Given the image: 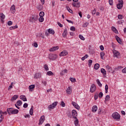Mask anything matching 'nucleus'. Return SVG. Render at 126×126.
<instances>
[{"label":"nucleus","instance_id":"obj_34","mask_svg":"<svg viewBox=\"0 0 126 126\" xmlns=\"http://www.w3.org/2000/svg\"><path fill=\"white\" fill-rule=\"evenodd\" d=\"M89 56H88V55L86 54L84 57H83L81 58L82 61H84L85 60H86V59H87L88 58H89Z\"/></svg>","mask_w":126,"mask_h":126},{"label":"nucleus","instance_id":"obj_10","mask_svg":"<svg viewBox=\"0 0 126 126\" xmlns=\"http://www.w3.org/2000/svg\"><path fill=\"white\" fill-rule=\"evenodd\" d=\"M67 55H68V52L66 50H63L60 53V57H65V56H67Z\"/></svg>","mask_w":126,"mask_h":126},{"label":"nucleus","instance_id":"obj_32","mask_svg":"<svg viewBox=\"0 0 126 126\" xmlns=\"http://www.w3.org/2000/svg\"><path fill=\"white\" fill-rule=\"evenodd\" d=\"M109 101H110V95H107L105 96V102H108Z\"/></svg>","mask_w":126,"mask_h":126},{"label":"nucleus","instance_id":"obj_51","mask_svg":"<svg viewBox=\"0 0 126 126\" xmlns=\"http://www.w3.org/2000/svg\"><path fill=\"white\" fill-rule=\"evenodd\" d=\"M118 18L120 20L121 19H123V18H124V16H123L122 15H119L118 16Z\"/></svg>","mask_w":126,"mask_h":126},{"label":"nucleus","instance_id":"obj_59","mask_svg":"<svg viewBox=\"0 0 126 126\" xmlns=\"http://www.w3.org/2000/svg\"><path fill=\"white\" fill-rule=\"evenodd\" d=\"M93 15L96 14V9H94V10L92 11Z\"/></svg>","mask_w":126,"mask_h":126},{"label":"nucleus","instance_id":"obj_57","mask_svg":"<svg viewBox=\"0 0 126 126\" xmlns=\"http://www.w3.org/2000/svg\"><path fill=\"white\" fill-rule=\"evenodd\" d=\"M109 3L110 5H113L114 4V2H113V0H109Z\"/></svg>","mask_w":126,"mask_h":126},{"label":"nucleus","instance_id":"obj_52","mask_svg":"<svg viewBox=\"0 0 126 126\" xmlns=\"http://www.w3.org/2000/svg\"><path fill=\"white\" fill-rule=\"evenodd\" d=\"M42 83L43 84L44 86H47V81H42Z\"/></svg>","mask_w":126,"mask_h":126},{"label":"nucleus","instance_id":"obj_3","mask_svg":"<svg viewBox=\"0 0 126 126\" xmlns=\"http://www.w3.org/2000/svg\"><path fill=\"white\" fill-rule=\"evenodd\" d=\"M112 117L114 120H120L121 119V115L117 112H114L112 115Z\"/></svg>","mask_w":126,"mask_h":126},{"label":"nucleus","instance_id":"obj_23","mask_svg":"<svg viewBox=\"0 0 126 126\" xmlns=\"http://www.w3.org/2000/svg\"><path fill=\"white\" fill-rule=\"evenodd\" d=\"M100 71L102 73L103 75H106V74H107V72L106 71V70H105V69L103 68L100 69Z\"/></svg>","mask_w":126,"mask_h":126},{"label":"nucleus","instance_id":"obj_40","mask_svg":"<svg viewBox=\"0 0 126 126\" xmlns=\"http://www.w3.org/2000/svg\"><path fill=\"white\" fill-rule=\"evenodd\" d=\"M16 104H17V106H21V105H22V102L21 100H18Z\"/></svg>","mask_w":126,"mask_h":126},{"label":"nucleus","instance_id":"obj_43","mask_svg":"<svg viewBox=\"0 0 126 126\" xmlns=\"http://www.w3.org/2000/svg\"><path fill=\"white\" fill-rule=\"evenodd\" d=\"M79 38H80V39H81V40H82L83 41H84L85 40V38H84L83 35L81 34H79Z\"/></svg>","mask_w":126,"mask_h":126},{"label":"nucleus","instance_id":"obj_61","mask_svg":"<svg viewBox=\"0 0 126 126\" xmlns=\"http://www.w3.org/2000/svg\"><path fill=\"white\" fill-rule=\"evenodd\" d=\"M66 21L68 22V23H71L72 24H73V22L71 20L67 19Z\"/></svg>","mask_w":126,"mask_h":126},{"label":"nucleus","instance_id":"obj_56","mask_svg":"<svg viewBox=\"0 0 126 126\" xmlns=\"http://www.w3.org/2000/svg\"><path fill=\"white\" fill-rule=\"evenodd\" d=\"M33 46L35 48H38V44L37 43V42H34L33 43Z\"/></svg>","mask_w":126,"mask_h":126},{"label":"nucleus","instance_id":"obj_8","mask_svg":"<svg viewBox=\"0 0 126 126\" xmlns=\"http://www.w3.org/2000/svg\"><path fill=\"white\" fill-rule=\"evenodd\" d=\"M113 57L114 58H119L120 57V52L116 50H113Z\"/></svg>","mask_w":126,"mask_h":126},{"label":"nucleus","instance_id":"obj_15","mask_svg":"<svg viewBox=\"0 0 126 126\" xmlns=\"http://www.w3.org/2000/svg\"><path fill=\"white\" fill-rule=\"evenodd\" d=\"M10 10L11 13L13 14H14L15 13V11H16V10L15 9V5L14 4H13L10 8Z\"/></svg>","mask_w":126,"mask_h":126},{"label":"nucleus","instance_id":"obj_50","mask_svg":"<svg viewBox=\"0 0 126 126\" xmlns=\"http://www.w3.org/2000/svg\"><path fill=\"white\" fill-rule=\"evenodd\" d=\"M60 105L61 106H62V107H65V103L63 101H62Z\"/></svg>","mask_w":126,"mask_h":126},{"label":"nucleus","instance_id":"obj_33","mask_svg":"<svg viewBox=\"0 0 126 126\" xmlns=\"http://www.w3.org/2000/svg\"><path fill=\"white\" fill-rule=\"evenodd\" d=\"M69 79H70V81L73 83H74V82H76V79L74 78L70 77Z\"/></svg>","mask_w":126,"mask_h":126},{"label":"nucleus","instance_id":"obj_53","mask_svg":"<svg viewBox=\"0 0 126 126\" xmlns=\"http://www.w3.org/2000/svg\"><path fill=\"white\" fill-rule=\"evenodd\" d=\"M70 30H71V31H75V27L72 26L70 28Z\"/></svg>","mask_w":126,"mask_h":126},{"label":"nucleus","instance_id":"obj_42","mask_svg":"<svg viewBox=\"0 0 126 126\" xmlns=\"http://www.w3.org/2000/svg\"><path fill=\"white\" fill-rule=\"evenodd\" d=\"M47 75H48V76H51V75H53V72L51 71H49L47 72Z\"/></svg>","mask_w":126,"mask_h":126},{"label":"nucleus","instance_id":"obj_19","mask_svg":"<svg viewBox=\"0 0 126 126\" xmlns=\"http://www.w3.org/2000/svg\"><path fill=\"white\" fill-rule=\"evenodd\" d=\"M63 36L64 37V38H65L66 36H67V29H64V31L63 33Z\"/></svg>","mask_w":126,"mask_h":126},{"label":"nucleus","instance_id":"obj_9","mask_svg":"<svg viewBox=\"0 0 126 126\" xmlns=\"http://www.w3.org/2000/svg\"><path fill=\"white\" fill-rule=\"evenodd\" d=\"M96 85L95 84H93L91 85V88H90V92L91 93H93L94 92H95L96 91Z\"/></svg>","mask_w":126,"mask_h":126},{"label":"nucleus","instance_id":"obj_2","mask_svg":"<svg viewBox=\"0 0 126 126\" xmlns=\"http://www.w3.org/2000/svg\"><path fill=\"white\" fill-rule=\"evenodd\" d=\"M7 112L8 115H16L18 114L19 111L17 109H13L12 108H7Z\"/></svg>","mask_w":126,"mask_h":126},{"label":"nucleus","instance_id":"obj_62","mask_svg":"<svg viewBox=\"0 0 126 126\" xmlns=\"http://www.w3.org/2000/svg\"><path fill=\"white\" fill-rule=\"evenodd\" d=\"M98 99V94H95L94 95V100H97Z\"/></svg>","mask_w":126,"mask_h":126},{"label":"nucleus","instance_id":"obj_24","mask_svg":"<svg viewBox=\"0 0 126 126\" xmlns=\"http://www.w3.org/2000/svg\"><path fill=\"white\" fill-rule=\"evenodd\" d=\"M75 121H74V125L75 126H79V122L78 121V119L77 118H75Z\"/></svg>","mask_w":126,"mask_h":126},{"label":"nucleus","instance_id":"obj_7","mask_svg":"<svg viewBox=\"0 0 126 126\" xmlns=\"http://www.w3.org/2000/svg\"><path fill=\"white\" fill-rule=\"evenodd\" d=\"M123 4H124V1L123 0L119 1V3L117 4V7L118 9H122V8H123Z\"/></svg>","mask_w":126,"mask_h":126},{"label":"nucleus","instance_id":"obj_48","mask_svg":"<svg viewBox=\"0 0 126 126\" xmlns=\"http://www.w3.org/2000/svg\"><path fill=\"white\" fill-rule=\"evenodd\" d=\"M104 94H103L102 92H100L99 94H98V96L99 98H102L103 97Z\"/></svg>","mask_w":126,"mask_h":126},{"label":"nucleus","instance_id":"obj_1","mask_svg":"<svg viewBox=\"0 0 126 126\" xmlns=\"http://www.w3.org/2000/svg\"><path fill=\"white\" fill-rule=\"evenodd\" d=\"M29 22L31 23H35L36 21H38V15H32L28 19Z\"/></svg>","mask_w":126,"mask_h":126},{"label":"nucleus","instance_id":"obj_37","mask_svg":"<svg viewBox=\"0 0 126 126\" xmlns=\"http://www.w3.org/2000/svg\"><path fill=\"white\" fill-rule=\"evenodd\" d=\"M33 106H32L30 110V115H31V116L33 115Z\"/></svg>","mask_w":126,"mask_h":126},{"label":"nucleus","instance_id":"obj_46","mask_svg":"<svg viewBox=\"0 0 126 126\" xmlns=\"http://www.w3.org/2000/svg\"><path fill=\"white\" fill-rule=\"evenodd\" d=\"M123 23H124V21H123V20L119 21L117 22L118 25H121L123 24Z\"/></svg>","mask_w":126,"mask_h":126},{"label":"nucleus","instance_id":"obj_29","mask_svg":"<svg viewBox=\"0 0 126 126\" xmlns=\"http://www.w3.org/2000/svg\"><path fill=\"white\" fill-rule=\"evenodd\" d=\"M97 84L99 86V87H102V84L101 83V82H100V80L99 79H96V80Z\"/></svg>","mask_w":126,"mask_h":126},{"label":"nucleus","instance_id":"obj_18","mask_svg":"<svg viewBox=\"0 0 126 126\" xmlns=\"http://www.w3.org/2000/svg\"><path fill=\"white\" fill-rule=\"evenodd\" d=\"M58 49H59V46H56V47H52L50 49H49V51L55 52L56 51H58Z\"/></svg>","mask_w":126,"mask_h":126},{"label":"nucleus","instance_id":"obj_13","mask_svg":"<svg viewBox=\"0 0 126 126\" xmlns=\"http://www.w3.org/2000/svg\"><path fill=\"white\" fill-rule=\"evenodd\" d=\"M44 122H45V116L42 115L40 118L39 122L38 125H42L43 124V123H44Z\"/></svg>","mask_w":126,"mask_h":126},{"label":"nucleus","instance_id":"obj_47","mask_svg":"<svg viewBox=\"0 0 126 126\" xmlns=\"http://www.w3.org/2000/svg\"><path fill=\"white\" fill-rule=\"evenodd\" d=\"M106 69H107V70H111V69H112V67H111V66H110L108 65H107L106 66Z\"/></svg>","mask_w":126,"mask_h":126},{"label":"nucleus","instance_id":"obj_35","mask_svg":"<svg viewBox=\"0 0 126 126\" xmlns=\"http://www.w3.org/2000/svg\"><path fill=\"white\" fill-rule=\"evenodd\" d=\"M105 56V53L104 52H101L100 53V57L101 60H104V56Z\"/></svg>","mask_w":126,"mask_h":126},{"label":"nucleus","instance_id":"obj_54","mask_svg":"<svg viewBox=\"0 0 126 126\" xmlns=\"http://www.w3.org/2000/svg\"><path fill=\"white\" fill-rule=\"evenodd\" d=\"M7 24L9 26H11V25H12V22H11V21H9Z\"/></svg>","mask_w":126,"mask_h":126},{"label":"nucleus","instance_id":"obj_44","mask_svg":"<svg viewBox=\"0 0 126 126\" xmlns=\"http://www.w3.org/2000/svg\"><path fill=\"white\" fill-rule=\"evenodd\" d=\"M67 10L70 13H72V10L69 8V7L66 6Z\"/></svg>","mask_w":126,"mask_h":126},{"label":"nucleus","instance_id":"obj_12","mask_svg":"<svg viewBox=\"0 0 126 126\" xmlns=\"http://www.w3.org/2000/svg\"><path fill=\"white\" fill-rule=\"evenodd\" d=\"M74 2H73L72 5L73 6L75 7H79L80 6V2H78L77 0H73Z\"/></svg>","mask_w":126,"mask_h":126},{"label":"nucleus","instance_id":"obj_30","mask_svg":"<svg viewBox=\"0 0 126 126\" xmlns=\"http://www.w3.org/2000/svg\"><path fill=\"white\" fill-rule=\"evenodd\" d=\"M18 98V95L16 94L14 95L11 99V101H13L14 100H16Z\"/></svg>","mask_w":126,"mask_h":126},{"label":"nucleus","instance_id":"obj_27","mask_svg":"<svg viewBox=\"0 0 126 126\" xmlns=\"http://www.w3.org/2000/svg\"><path fill=\"white\" fill-rule=\"evenodd\" d=\"M100 67V64L99 63H96L94 65V69H99V68Z\"/></svg>","mask_w":126,"mask_h":126},{"label":"nucleus","instance_id":"obj_5","mask_svg":"<svg viewBox=\"0 0 126 126\" xmlns=\"http://www.w3.org/2000/svg\"><path fill=\"white\" fill-rule=\"evenodd\" d=\"M49 34H52V35H54V34H55V31L52 29H49L45 32V35L46 36H49Z\"/></svg>","mask_w":126,"mask_h":126},{"label":"nucleus","instance_id":"obj_17","mask_svg":"<svg viewBox=\"0 0 126 126\" xmlns=\"http://www.w3.org/2000/svg\"><path fill=\"white\" fill-rule=\"evenodd\" d=\"M98 110V107L96 105H94L92 107V112L93 113H96Z\"/></svg>","mask_w":126,"mask_h":126},{"label":"nucleus","instance_id":"obj_36","mask_svg":"<svg viewBox=\"0 0 126 126\" xmlns=\"http://www.w3.org/2000/svg\"><path fill=\"white\" fill-rule=\"evenodd\" d=\"M93 62V61L92 60H89L88 61V65H89V67H91V65H92Z\"/></svg>","mask_w":126,"mask_h":126},{"label":"nucleus","instance_id":"obj_6","mask_svg":"<svg viewBox=\"0 0 126 126\" xmlns=\"http://www.w3.org/2000/svg\"><path fill=\"white\" fill-rule=\"evenodd\" d=\"M49 60L51 61H56L58 59V55L57 54H51L49 56Z\"/></svg>","mask_w":126,"mask_h":126},{"label":"nucleus","instance_id":"obj_38","mask_svg":"<svg viewBox=\"0 0 126 126\" xmlns=\"http://www.w3.org/2000/svg\"><path fill=\"white\" fill-rule=\"evenodd\" d=\"M44 17H40L38 19V21L39 22H44Z\"/></svg>","mask_w":126,"mask_h":126},{"label":"nucleus","instance_id":"obj_21","mask_svg":"<svg viewBox=\"0 0 126 126\" xmlns=\"http://www.w3.org/2000/svg\"><path fill=\"white\" fill-rule=\"evenodd\" d=\"M29 90L30 92L33 91L34 88H35V85H31L29 87Z\"/></svg>","mask_w":126,"mask_h":126},{"label":"nucleus","instance_id":"obj_41","mask_svg":"<svg viewBox=\"0 0 126 126\" xmlns=\"http://www.w3.org/2000/svg\"><path fill=\"white\" fill-rule=\"evenodd\" d=\"M109 89V87L108 86V85H105V93H108V90Z\"/></svg>","mask_w":126,"mask_h":126},{"label":"nucleus","instance_id":"obj_55","mask_svg":"<svg viewBox=\"0 0 126 126\" xmlns=\"http://www.w3.org/2000/svg\"><path fill=\"white\" fill-rule=\"evenodd\" d=\"M28 107V104L27 103H25L23 105L24 108H27Z\"/></svg>","mask_w":126,"mask_h":126},{"label":"nucleus","instance_id":"obj_22","mask_svg":"<svg viewBox=\"0 0 126 126\" xmlns=\"http://www.w3.org/2000/svg\"><path fill=\"white\" fill-rule=\"evenodd\" d=\"M111 29H112V31H113V32H114V33H116V34L119 33V32H118V30H117V29L115 27H112Z\"/></svg>","mask_w":126,"mask_h":126},{"label":"nucleus","instance_id":"obj_63","mask_svg":"<svg viewBox=\"0 0 126 126\" xmlns=\"http://www.w3.org/2000/svg\"><path fill=\"white\" fill-rule=\"evenodd\" d=\"M0 114H3V115H6V112H2V111H0Z\"/></svg>","mask_w":126,"mask_h":126},{"label":"nucleus","instance_id":"obj_26","mask_svg":"<svg viewBox=\"0 0 126 126\" xmlns=\"http://www.w3.org/2000/svg\"><path fill=\"white\" fill-rule=\"evenodd\" d=\"M39 77H41V73H36L34 75V78H39Z\"/></svg>","mask_w":126,"mask_h":126},{"label":"nucleus","instance_id":"obj_20","mask_svg":"<svg viewBox=\"0 0 126 126\" xmlns=\"http://www.w3.org/2000/svg\"><path fill=\"white\" fill-rule=\"evenodd\" d=\"M20 98L21 100H23L24 102H26V101H27V98H26V96H25V95H21L20 96Z\"/></svg>","mask_w":126,"mask_h":126},{"label":"nucleus","instance_id":"obj_11","mask_svg":"<svg viewBox=\"0 0 126 126\" xmlns=\"http://www.w3.org/2000/svg\"><path fill=\"white\" fill-rule=\"evenodd\" d=\"M66 92L68 95H70L72 93V88L70 86H69L67 88Z\"/></svg>","mask_w":126,"mask_h":126},{"label":"nucleus","instance_id":"obj_39","mask_svg":"<svg viewBox=\"0 0 126 126\" xmlns=\"http://www.w3.org/2000/svg\"><path fill=\"white\" fill-rule=\"evenodd\" d=\"M39 16L40 17H44V16H45V13L43 11L40 12Z\"/></svg>","mask_w":126,"mask_h":126},{"label":"nucleus","instance_id":"obj_58","mask_svg":"<svg viewBox=\"0 0 126 126\" xmlns=\"http://www.w3.org/2000/svg\"><path fill=\"white\" fill-rule=\"evenodd\" d=\"M123 73H126V67L122 69Z\"/></svg>","mask_w":126,"mask_h":126},{"label":"nucleus","instance_id":"obj_60","mask_svg":"<svg viewBox=\"0 0 126 126\" xmlns=\"http://www.w3.org/2000/svg\"><path fill=\"white\" fill-rule=\"evenodd\" d=\"M99 48L101 51H104V46L103 45H100Z\"/></svg>","mask_w":126,"mask_h":126},{"label":"nucleus","instance_id":"obj_16","mask_svg":"<svg viewBox=\"0 0 126 126\" xmlns=\"http://www.w3.org/2000/svg\"><path fill=\"white\" fill-rule=\"evenodd\" d=\"M72 114L74 119H77V112L75 110H72Z\"/></svg>","mask_w":126,"mask_h":126},{"label":"nucleus","instance_id":"obj_49","mask_svg":"<svg viewBox=\"0 0 126 126\" xmlns=\"http://www.w3.org/2000/svg\"><path fill=\"white\" fill-rule=\"evenodd\" d=\"M44 68L45 70H49V67H48V65L45 64L44 65Z\"/></svg>","mask_w":126,"mask_h":126},{"label":"nucleus","instance_id":"obj_45","mask_svg":"<svg viewBox=\"0 0 126 126\" xmlns=\"http://www.w3.org/2000/svg\"><path fill=\"white\" fill-rule=\"evenodd\" d=\"M88 25H89V23L86 22L83 25V27L84 28H86L88 26Z\"/></svg>","mask_w":126,"mask_h":126},{"label":"nucleus","instance_id":"obj_28","mask_svg":"<svg viewBox=\"0 0 126 126\" xmlns=\"http://www.w3.org/2000/svg\"><path fill=\"white\" fill-rule=\"evenodd\" d=\"M116 39L118 43H119V44H122V40H121V39L120 38V37H119V36H118V35L116 36Z\"/></svg>","mask_w":126,"mask_h":126},{"label":"nucleus","instance_id":"obj_25","mask_svg":"<svg viewBox=\"0 0 126 126\" xmlns=\"http://www.w3.org/2000/svg\"><path fill=\"white\" fill-rule=\"evenodd\" d=\"M64 73H67V69H64L60 73L61 75H64Z\"/></svg>","mask_w":126,"mask_h":126},{"label":"nucleus","instance_id":"obj_64","mask_svg":"<svg viewBox=\"0 0 126 126\" xmlns=\"http://www.w3.org/2000/svg\"><path fill=\"white\" fill-rule=\"evenodd\" d=\"M24 117H25V118H30V115H29V114H27V115H25L24 116Z\"/></svg>","mask_w":126,"mask_h":126},{"label":"nucleus","instance_id":"obj_31","mask_svg":"<svg viewBox=\"0 0 126 126\" xmlns=\"http://www.w3.org/2000/svg\"><path fill=\"white\" fill-rule=\"evenodd\" d=\"M18 28V26L17 25H15V26H12L9 28L10 30H14V29H16Z\"/></svg>","mask_w":126,"mask_h":126},{"label":"nucleus","instance_id":"obj_14","mask_svg":"<svg viewBox=\"0 0 126 126\" xmlns=\"http://www.w3.org/2000/svg\"><path fill=\"white\" fill-rule=\"evenodd\" d=\"M71 104L73 106V107L75 108V109H77V110H79L80 109V107L79 106V105H78V104H77V103H76L75 102L72 101Z\"/></svg>","mask_w":126,"mask_h":126},{"label":"nucleus","instance_id":"obj_4","mask_svg":"<svg viewBox=\"0 0 126 126\" xmlns=\"http://www.w3.org/2000/svg\"><path fill=\"white\" fill-rule=\"evenodd\" d=\"M58 102L55 101L52 104H50L48 106V109L49 111H51V110H52L53 109H55L56 107H57V105H58Z\"/></svg>","mask_w":126,"mask_h":126}]
</instances>
